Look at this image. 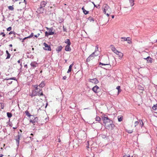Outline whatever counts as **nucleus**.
Returning <instances> with one entry per match:
<instances>
[{
	"label": "nucleus",
	"instance_id": "1",
	"mask_svg": "<svg viewBox=\"0 0 157 157\" xmlns=\"http://www.w3.org/2000/svg\"><path fill=\"white\" fill-rule=\"evenodd\" d=\"M103 123L106 128L109 130H112L115 127V125L113 123V121L109 119L108 117L105 115L101 117Z\"/></svg>",
	"mask_w": 157,
	"mask_h": 157
},
{
	"label": "nucleus",
	"instance_id": "2",
	"mask_svg": "<svg viewBox=\"0 0 157 157\" xmlns=\"http://www.w3.org/2000/svg\"><path fill=\"white\" fill-rule=\"evenodd\" d=\"M99 52L98 51V47L97 45L96 47L95 52H93L86 59V62H89L90 60H93L95 56L98 55Z\"/></svg>",
	"mask_w": 157,
	"mask_h": 157
},
{
	"label": "nucleus",
	"instance_id": "3",
	"mask_svg": "<svg viewBox=\"0 0 157 157\" xmlns=\"http://www.w3.org/2000/svg\"><path fill=\"white\" fill-rule=\"evenodd\" d=\"M104 13L109 17L112 13V10L110 7L107 4H104L102 8Z\"/></svg>",
	"mask_w": 157,
	"mask_h": 157
},
{
	"label": "nucleus",
	"instance_id": "4",
	"mask_svg": "<svg viewBox=\"0 0 157 157\" xmlns=\"http://www.w3.org/2000/svg\"><path fill=\"white\" fill-rule=\"evenodd\" d=\"M92 90L94 92L97 93L100 91V89L98 86L96 85L92 88Z\"/></svg>",
	"mask_w": 157,
	"mask_h": 157
},
{
	"label": "nucleus",
	"instance_id": "5",
	"mask_svg": "<svg viewBox=\"0 0 157 157\" xmlns=\"http://www.w3.org/2000/svg\"><path fill=\"white\" fill-rule=\"evenodd\" d=\"M43 45L44 46V47H43V48L44 50L48 51L51 50V48L50 46L48 45L45 43H43Z\"/></svg>",
	"mask_w": 157,
	"mask_h": 157
},
{
	"label": "nucleus",
	"instance_id": "6",
	"mask_svg": "<svg viewBox=\"0 0 157 157\" xmlns=\"http://www.w3.org/2000/svg\"><path fill=\"white\" fill-rule=\"evenodd\" d=\"M47 29L48 30V32L49 34L50 35H53L54 34L55 32L53 31V28L52 27L51 28H49L48 27H46Z\"/></svg>",
	"mask_w": 157,
	"mask_h": 157
},
{
	"label": "nucleus",
	"instance_id": "7",
	"mask_svg": "<svg viewBox=\"0 0 157 157\" xmlns=\"http://www.w3.org/2000/svg\"><path fill=\"white\" fill-rule=\"evenodd\" d=\"M89 81L91 83H94V84H97L98 83V81L97 79L96 78L93 79H89Z\"/></svg>",
	"mask_w": 157,
	"mask_h": 157
},
{
	"label": "nucleus",
	"instance_id": "8",
	"mask_svg": "<svg viewBox=\"0 0 157 157\" xmlns=\"http://www.w3.org/2000/svg\"><path fill=\"white\" fill-rule=\"evenodd\" d=\"M37 91H36V90H33L32 93L30 95L31 97L37 96V95H39V94H37Z\"/></svg>",
	"mask_w": 157,
	"mask_h": 157
},
{
	"label": "nucleus",
	"instance_id": "9",
	"mask_svg": "<svg viewBox=\"0 0 157 157\" xmlns=\"http://www.w3.org/2000/svg\"><path fill=\"white\" fill-rule=\"evenodd\" d=\"M115 53L118 56L119 59H121L123 56V53L117 51Z\"/></svg>",
	"mask_w": 157,
	"mask_h": 157
},
{
	"label": "nucleus",
	"instance_id": "10",
	"mask_svg": "<svg viewBox=\"0 0 157 157\" xmlns=\"http://www.w3.org/2000/svg\"><path fill=\"white\" fill-rule=\"evenodd\" d=\"M38 65V64L35 61L32 62L30 63V65L31 66L34 68L37 67Z\"/></svg>",
	"mask_w": 157,
	"mask_h": 157
},
{
	"label": "nucleus",
	"instance_id": "11",
	"mask_svg": "<svg viewBox=\"0 0 157 157\" xmlns=\"http://www.w3.org/2000/svg\"><path fill=\"white\" fill-rule=\"evenodd\" d=\"M44 10V8L40 6V7L37 9L36 12L39 13H43Z\"/></svg>",
	"mask_w": 157,
	"mask_h": 157
},
{
	"label": "nucleus",
	"instance_id": "12",
	"mask_svg": "<svg viewBox=\"0 0 157 157\" xmlns=\"http://www.w3.org/2000/svg\"><path fill=\"white\" fill-rule=\"evenodd\" d=\"M144 59L147 60V62L148 63H151L152 62V59L150 56H148L147 58H144Z\"/></svg>",
	"mask_w": 157,
	"mask_h": 157
},
{
	"label": "nucleus",
	"instance_id": "13",
	"mask_svg": "<svg viewBox=\"0 0 157 157\" xmlns=\"http://www.w3.org/2000/svg\"><path fill=\"white\" fill-rule=\"evenodd\" d=\"M38 119L37 117H35L33 120H30V122L32 123V124H34L36 122H37L38 121Z\"/></svg>",
	"mask_w": 157,
	"mask_h": 157
},
{
	"label": "nucleus",
	"instance_id": "14",
	"mask_svg": "<svg viewBox=\"0 0 157 157\" xmlns=\"http://www.w3.org/2000/svg\"><path fill=\"white\" fill-rule=\"evenodd\" d=\"M47 3V2H46L45 1H42L40 3V6L44 8V7L45 5H46Z\"/></svg>",
	"mask_w": 157,
	"mask_h": 157
},
{
	"label": "nucleus",
	"instance_id": "15",
	"mask_svg": "<svg viewBox=\"0 0 157 157\" xmlns=\"http://www.w3.org/2000/svg\"><path fill=\"white\" fill-rule=\"evenodd\" d=\"M110 47L112 51L114 53H115L118 51L113 45H111Z\"/></svg>",
	"mask_w": 157,
	"mask_h": 157
},
{
	"label": "nucleus",
	"instance_id": "16",
	"mask_svg": "<svg viewBox=\"0 0 157 157\" xmlns=\"http://www.w3.org/2000/svg\"><path fill=\"white\" fill-rule=\"evenodd\" d=\"M70 45H66L65 48V50L67 51H71V49L70 47Z\"/></svg>",
	"mask_w": 157,
	"mask_h": 157
},
{
	"label": "nucleus",
	"instance_id": "17",
	"mask_svg": "<svg viewBox=\"0 0 157 157\" xmlns=\"http://www.w3.org/2000/svg\"><path fill=\"white\" fill-rule=\"evenodd\" d=\"M42 90V89H39V92H38L37 94H39V95H37V96H43V93L42 92H41Z\"/></svg>",
	"mask_w": 157,
	"mask_h": 157
},
{
	"label": "nucleus",
	"instance_id": "18",
	"mask_svg": "<svg viewBox=\"0 0 157 157\" xmlns=\"http://www.w3.org/2000/svg\"><path fill=\"white\" fill-rule=\"evenodd\" d=\"M82 10L83 11V13H84L86 15V14H88V13H89V11H86V10L84 8V6H83L82 8Z\"/></svg>",
	"mask_w": 157,
	"mask_h": 157
},
{
	"label": "nucleus",
	"instance_id": "19",
	"mask_svg": "<svg viewBox=\"0 0 157 157\" xmlns=\"http://www.w3.org/2000/svg\"><path fill=\"white\" fill-rule=\"evenodd\" d=\"M73 65V63H72V64L70 65V66L69 67V69L67 71V73H69L71 71L72 67Z\"/></svg>",
	"mask_w": 157,
	"mask_h": 157
},
{
	"label": "nucleus",
	"instance_id": "20",
	"mask_svg": "<svg viewBox=\"0 0 157 157\" xmlns=\"http://www.w3.org/2000/svg\"><path fill=\"white\" fill-rule=\"evenodd\" d=\"M6 53L7 54V56L6 58V59H9L10 58V57L11 55L9 52L8 51L6 50Z\"/></svg>",
	"mask_w": 157,
	"mask_h": 157
},
{
	"label": "nucleus",
	"instance_id": "21",
	"mask_svg": "<svg viewBox=\"0 0 157 157\" xmlns=\"http://www.w3.org/2000/svg\"><path fill=\"white\" fill-rule=\"evenodd\" d=\"M63 48V47L61 46H59L56 49V51L58 52H60Z\"/></svg>",
	"mask_w": 157,
	"mask_h": 157
},
{
	"label": "nucleus",
	"instance_id": "22",
	"mask_svg": "<svg viewBox=\"0 0 157 157\" xmlns=\"http://www.w3.org/2000/svg\"><path fill=\"white\" fill-rule=\"evenodd\" d=\"M123 117L122 116H118V121L119 122L122 121L123 120Z\"/></svg>",
	"mask_w": 157,
	"mask_h": 157
},
{
	"label": "nucleus",
	"instance_id": "23",
	"mask_svg": "<svg viewBox=\"0 0 157 157\" xmlns=\"http://www.w3.org/2000/svg\"><path fill=\"white\" fill-rule=\"evenodd\" d=\"M116 89L118 90V92L117 93V95H118L120 92H121V87L120 86H118L117 87Z\"/></svg>",
	"mask_w": 157,
	"mask_h": 157
},
{
	"label": "nucleus",
	"instance_id": "24",
	"mask_svg": "<svg viewBox=\"0 0 157 157\" xmlns=\"http://www.w3.org/2000/svg\"><path fill=\"white\" fill-rule=\"evenodd\" d=\"M65 43L67 44V45H71V43L70 41V40L67 39L65 42Z\"/></svg>",
	"mask_w": 157,
	"mask_h": 157
},
{
	"label": "nucleus",
	"instance_id": "25",
	"mask_svg": "<svg viewBox=\"0 0 157 157\" xmlns=\"http://www.w3.org/2000/svg\"><path fill=\"white\" fill-rule=\"evenodd\" d=\"M17 137V139H16V141L17 143V144H18L19 143V140H20V136L18 135Z\"/></svg>",
	"mask_w": 157,
	"mask_h": 157
},
{
	"label": "nucleus",
	"instance_id": "26",
	"mask_svg": "<svg viewBox=\"0 0 157 157\" xmlns=\"http://www.w3.org/2000/svg\"><path fill=\"white\" fill-rule=\"evenodd\" d=\"M45 84L44 82H42L39 85V86L41 87H43L45 86Z\"/></svg>",
	"mask_w": 157,
	"mask_h": 157
},
{
	"label": "nucleus",
	"instance_id": "27",
	"mask_svg": "<svg viewBox=\"0 0 157 157\" xmlns=\"http://www.w3.org/2000/svg\"><path fill=\"white\" fill-rule=\"evenodd\" d=\"M130 38L129 37H127V38H126L125 37H121V41H126V40H127V39L129 38Z\"/></svg>",
	"mask_w": 157,
	"mask_h": 157
},
{
	"label": "nucleus",
	"instance_id": "28",
	"mask_svg": "<svg viewBox=\"0 0 157 157\" xmlns=\"http://www.w3.org/2000/svg\"><path fill=\"white\" fill-rule=\"evenodd\" d=\"M100 65H108L109 66H110V65L108 63H101V62H100L99 63Z\"/></svg>",
	"mask_w": 157,
	"mask_h": 157
},
{
	"label": "nucleus",
	"instance_id": "29",
	"mask_svg": "<svg viewBox=\"0 0 157 157\" xmlns=\"http://www.w3.org/2000/svg\"><path fill=\"white\" fill-rule=\"evenodd\" d=\"M152 109L154 110H156L157 109V104L155 105H154L152 107Z\"/></svg>",
	"mask_w": 157,
	"mask_h": 157
},
{
	"label": "nucleus",
	"instance_id": "30",
	"mask_svg": "<svg viewBox=\"0 0 157 157\" xmlns=\"http://www.w3.org/2000/svg\"><path fill=\"white\" fill-rule=\"evenodd\" d=\"M129 2L130 3V6H132L134 5V0H129Z\"/></svg>",
	"mask_w": 157,
	"mask_h": 157
},
{
	"label": "nucleus",
	"instance_id": "31",
	"mask_svg": "<svg viewBox=\"0 0 157 157\" xmlns=\"http://www.w3.org/2000/svg\"><path fill=\"white\" fill-rule=\"evenodd\" d=\"M7 115L8 118H11L12 116V114L11 113L9 112H7Z\"/></svg>",
	"mask_w": 157,
	"mask_h": 157
},
{
	"label": "nucleus",
	"instance_id": "32",
	"mask_svg": "<svg viewBox=\"0 0 157 157\" xmlns=\"http://www.w3.org/2000/svg\"><path fill=\"white\" fill-rule=\"evenodd\" d=\"M13 6H8V9L9 10H12V11L14 9Z\"/></svg>",
	"mask_w": 157,
	"mask_h": 157
},
{
	"label": "nucleus",
	"instance_id": "33",
	"mask_svg": "<svg viewBox=\"0 0 157 157\" xmlns=\"http://www.w3.org/2000/svg\"><path fill=\"white\" fill-rule=\"evenodd\" d=\"M96 121L99 122L101 121L100 118L98 116H97L95 118Z\"/></svg>",
	"mask_w": 157,
	"mask_h": 157
},
{
	"label": "nucleus",
	"instance_id": "34",
	"mask_svg": "<svg viewBox=\"0 0 157 157\" xmlns=\"http://www.w3.org/2000/svg\"><path fill=\"white\" fill-rule=\"evenodd\" d=\"M140 125H141V127H142L144 125V123L143 121L141 120H139Z\"/></svg>",
	"mask_w": 157,
	"mask_h": 157
},
{
	"label": "nucleus",
	"instance_id": "35",
	"mask_svg": "<svg viewBox=\"0 0 157 157\" xmlns=\"http://www.w3.org/2000/svg\"><path fill=\"white\" fill-rule=\"evenodd\" d=\"M25 113L26 115H27L28 117H30L31 116V115H30V113H29V111L27 110L25 111Z\"/></svg>",
	"mask_w": 157,
	"mask_h": 157
},
{
	"label": "nucleus",
	"instance_id": "36",
	"mask_svg": "<svg viewBox=\"0 0 157 157\" xmlns=\"http://www.w3.org/2000/svg\"><path fill=\"white\" fill-rule=\"evenodd\" d=\"M34 36L33 33H32L28 37H27V38H30L33 37Z\"/></svg>",
	"mask_w": 157,
	"mask_h": 157
},
{
	"label": "nucleus",
	"instance_id": "37",
	"mask_svg": "<svg viewBox=\"0 0 157 157\" xmlns=\"http://www.w3.org/2000/svg\"><path fill=\"white\" fill-rule=\"evenodd\" d=\"M133 129L132 130H127V132L129 133H131L133 132Z\"/></svg>",
	"mask_w": 157,
	"mask_h": 157
},
{
	"label": "nucleus",
	"instance_id": "38",
	"mask_svg": "<svg viewBox=\"0 0 157 157\" xmlns=\"http://www.w3.org/2000/svg\"><path fill=\"white\" fill-rule=\"evenodd\" d=\"M139 124V122L138 121H136L134 123V126L136 127Z\"/></svg>",
	"mask_w": 157,
	"mask_h": 157
},
{
	"label": "nucleus",
	"instance_id": "39",
	"mask_svg": "<svg viewBox=\"0 0 157 157\" xmlns=\"http://www.w3.org/2000/svg\"><path fill=\"white\" fill-rule=\"evenodd\" d=\"M126 41H127V43L128 44H130L132 43V41L131 39H127V40H126Z\"/></svg>",
	"mask_w": 157,
	"mask_h": 157
},
{
	"label": "nucleus",
	"instance_id": "40",
	"mask_svg": "<svg viewBox=\"0 0 157 157\" xmlns=\"http://www.w3.org/2000/svg\"><path fill=\"white\" fill-rule=\"evenodd\" d=\"M6 80H10V79H13L15 80H16V78H8V79H6Z\"/></svg>",
	"mask_w": 157,
	"mask_h": 157
},
{
	"label": "nucleus",
	"instance_id": "41",
	"mask_svg": "<svg viewBox=\"0 0 157 157\" xmlns=\"http://www.w3.org/2000/svg\"><path fill=\"white\" fill-rule=\"evenodd\" d=\"M38 86L37 85H35L34 86V87L35 88L36 90H37L38 89Z\"/></svg>",
	"mask_w": 157,
	"mask_h": 157
},
{
	"label": "nucleus",
	"instance_id": "42",
	"mask_svg": "<svg viewBox=\"0 0 157 157\" xmlns=\"http://www.w3.org/2000/svg\"><path fill=\"white\" fill-rule=\"evenodd\" d=\"M49 35H51L49 34L48 32H45V36H48Z\"/></svg>",
	"mask_w": 157,
	"mask_h": 157
},
{
	"label": "nucleus",
	"instance_id": "43",
	"mask_svg": "<svg viewBox=\"0 0 157 157\" xmlns=\"http://www.w3.org/2000/svg\"><path fill=\"white\" fill-rule=\"evenodd\" d=\"M0 35H2L3 37H5V36L6 34L3 32H2L0 33Z\"/></svg>",
	"mask_w": 157,
	"mask_h": 157
},
{
	"label": "nucleus",
	"instance_id": "44",
	"mask_svg": "<svg viewBox=\"0 0 157 157\" xmlns=\"http://www.w3.org/2000/svg\"><path fill=\"white\" fill-rule=\"evenodd\" d=\"M11 27H10L7 29V31H10L11 30Z\"/></svg>",
	"mask_w": 157,
	"mask_h": 157
},
{
	"label": "nucleus",
	"instance_id": "45",
	"mask_svg": "<svg viewBox=\"0 0 157 157\" xmlns=\"http://www.w3.org/2000/svg\"><path fill=\"white\" fill-rule=\"evenodd\" d=\"M123 157H130V155H125L123 156Z\"/></svg>",
	"mask_w": 157,
	"mask_h": 157
},
{
	"label": "nucleus",
	"instance_id": "46",
	"mask_svg": "<svg viewBox=\"0 0 157 157\" xmlns=\"http://www.w3.org/2000/svg\"><path fill=\"white\" fill-rule=\"evenodd\" d=\"M40 34L38 33V34H37L36 35H34V36L35 37H37L40 36Z\"/></svg>",
	"mask_w": 157,
	"mask_h": 157
},
{
	"label": "nucleus",
	"instance_id": "47",
	"mask_svg": "<svg viewBox=\"0 0 157 157\" xmlns=\"http://www.w3.org/2000/svg\"><path fill=\"white\" fill-rule=\"evenodd\" d=\"M17 62L18 63H20V65L21 66H22V63H21V62H20V60H18V61H17Z\"/></svg>",
	"mask_w": 157,
	"mask_h": 157
},
{
	"label": "nucleus",
	"instance_id": "48",
	"mask_svg": "<svg viewBox=\"0 0 157 157\" xmlns=\"http://www.w3.org/2000/svg\"><path fill=\"white\" fill-rule=\"evenodd\" d=\"M67 78L66 76H64L63 78V80H66Z\"/></svg>",
	"mask_w": 157,
	"mask_h": 157
},
{
	"label": "nucleus",
	"instance_id": "49",
	"mask_svg": "<svg viewBox=\"0 0 157 157\" xmlns=\"http://www.w3.org/2000/svg\"><path fill=\"white\" fill-rule=\"evenodd\" d=\"M27 38H27V37H25L23 39H22V42H24V40H25V39H27Z\"/></svg>",
	"mask_w": 157,
	"mask_h": 157
},
{
	"label": "nucleus",
	"instance_id": "50",
	"mask_svg": "<svg viewBox=\"0 0 157 157\" xmlns=\"http://www.w3.org/2000/svg\"><path fill=\"white\" fill-rule=\"evenodd\" d=\"M14 32H13V31H11L9 33V34H13V33Z\"/></svg>",
	"mask_w": 157,
	"mask_h": 157
},
{
	"label": "nucleus",
	"instance_id": "51",
	"mask_svg": "<svg viewBox=\"0 0 157 157\" xmlns=\"http://www.w3.org/2000/svg\"><path fill=\"white\" fill-rule=\"evenodd\" d=\"M24 2L25 3V5H26V2L25 0H24Z\"/></svg>",
	"mask_w": 157,
	"mask_h": 157
},
{
	"label": "nucleus",
	"instance_id": "52",
	"mask_svg": "<svg viewBox=\"0 0 157 157\" xmlns=\"http://www.w3.org/2000/svg\"><path fill=\"white\" fill-rule=\"evenodd\" d=\"M3 155L2 154H0V157H2Z\"/></svg>",
	"mask_w": 157,
	"mask_h": 157
},
{
	"label": "nucleus",
	"instance_id": "53",
	"mask_svg": "<svg viewBox=\"0 0 157 157\" xmlns=\"http://www.w3.org/2000/svg\"><path fill=\"white\" fill-rule=\"evenodd\" d=\"M24 67H26V68H27V64H25L24 65Z\"/></svg>",
	"mask_w": 157,
	"mask_h": 157
},
{
	"label": "nucleus",
	"instance_id": "54",
	"mask_svg": "<svg viewBox=\"0 0 157 157\" xmlns=\"http://www.w3.org/2000/svg\"><path fill=\"white\" fill-rule=\"evenodd\" d=\"M17 1V0H13V1L14 2H15Z\"/></svg>",
	"mask_w": 157,
	"mask_h": 157
},
{
	"label": "nucleus",
	"instance_id": "55",
	"mask_svg": "<svg viewBox=\"0 0 157 157\" xmlns=\"http://www.w3.org/2000/svg\"><path fill=\"white\" fill-rule=\"evenodd\" d=\"M114 15H113L112 16V18H114Z\"/></svg>",
	"mask_w": 157,
	"mask_h": 157
},
{
	"label": "nucleus",
	"instance_id": "56",
	"mask_svg": "<svg viewBox=\"0 0 157 157\" xmlns=\"http://www.w3.org/2000/svg\"><path fill=\"white\" fill-rule=\"evenodd\" d=\"M86 147L87 148V149H88L89 148V145H88L86 146Z\"/></svg>",
	"mask_w": 157,
	"mask_h": 157
},
{
	"label": "nucleus",
	"instance_id": "57",
	"mask_svg": "<svg viewBox=\"0 0 157 157\" xmlns=\"http://www.w3.org/2000/svg\"><path fill=\"white\" fill-rule=\"evenodd\" d=\"M9 46L10 47H12V44H10Z\"/></svg>",
	"mask_w": 157,
	"mask_h": 157
},
{
	"label": "nucleus",
	"instance_id": "58",
	"mask_svg": "<svg viewBox=\"0 0 157 157\" xmlns=\"http://www.w3.org/2000/svg\"><path fill=\"white\" fill-rule=\"evenodd\" d=\"M47 105H48V103H47V104H46V106H45V107H46H46H47Z\"/></svg>",
	"mask_w": 157,
	"mask_h": 157
},
{
	"label": "nucleus",
	"instance_id": "59",
	"mask_svg": "<svg viewBox=\"0 0 157 157\" xmlns=\"http://www.w3.org/2000/svg\"><path fill=\"white\" fill-rule=\"evenodd\" d=\"M93 3L94 4V6L95 7H96V5H95L94 3H93Z\"/></svg>",
	"mask_w": 157,
	"mask_h": 157
},
{
	"label": "nucleus",
	"instance_id": "60",
	"mask_svg": "<svg viewBox=\"0 0 157 157\" xmlns=\"http://www.w3.org/2000/svg\"><path fill=\"white\" fill-rule=\"evenodd\" d=\"M11 82H9V84H10V83H11Z\"/></svg>",
	"mask_w": 157,
	"mask_h": 157
},
{
	"label": "nucleus",
	"instance_id": "61",
	"mask_svg": "<svg viewBox=\"0 0 157 157\" xmlns=\"http://www.w3.org/2000/svg\"><path fill=\"white\" fill-rule=\"evenodd\" d=\"M11 82H9V84H10V83H11Z\"/></svg>",
	"mask_w": 157,
	"mask_h": 157
},
{
	"label": "nucleus",
	"instance_id": "62",
	"mask_svg": "<svg viewBox=\"0 0 157 157\" xmlns=\"http://www.w3.org/2000/svg\"><path fill=\"white\" fill-rule=\"evenodd\" d=\"M31 135L33 136V134L32 133L31 134Z\"/></svg>",
	"mask_w": 157,
	"mask_h": 157
},
{
	"label": "nucleus",
	"instance_id": "63",
	"mask_svg": "<svg viewBox=\"0 0 157 157\" xmlns=\"http://www.w3.org/2000/svg\"><path fill=\"white\" fill-rule=\"evenodd\" d=\"M13 128H14V129H16V128H14L13 127Z\"/></svg>",
	"mask_w": 157,
	"mask_h": 157
},
{
	"label": "nucleus",
	"instance_id": "64",
	"mask_svg": "<svg viewBox=\"0 0 157 157\" xmlns=\"http://www.w3.org/2000/svg\"><path fill=\"white\" fill-rule=\"evenodd\" d=\"M1 149H2V147H1Z\"/></svg>",
	"mask_w": 157,
	"mask_h": 157
}]
</instances>
